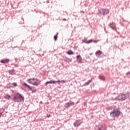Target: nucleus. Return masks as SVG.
I'll use <instances>...</instances> for the list:
<instances>
[{
	"label": "nucleus",
	"instance_id": "nucleus-32",
	"mask_svg": "<svg viewBox=\"0 0 130 130\" xmlns=\"http://www.w3.org/2000/svg\"><path fill=\"white\" fill-rule=\"evenodd\" d=\"M47 117H50V115H47Z\"/></svg>",
	"mask_w": 130,
	"mask_h": 130
},
{
	"label": "nucleus",
	"instance_id": "nucleus-2",
	"mask_svg": "<svg viewBox=\"0 0 130 130\" xmlns=\"http://www.w3.org/2000/svg\"><path fill=\"white\" fill-rule=\"evenodd\" d=\"M12 100L14 101V102H17L18 103H20L23 101L24 98L22 95L20 93H16L14 95L13 98Z\"/></svg>",
	"mask_w": 130,
	"mask_h": 130
},
{
	"label": "nucleus",
	"instance_id": "nucleus-1",
	"mask_svg": "<svg viewBox=\"0 0 130 130\" xmlns=\"http://www.w3.org/2000/svg\"><path fill=\"white\" fill-rule=\"evenodd\" d=\"M27 82L28 84H31L34 86H38V85H40V83L41 82L40 80L34 78L28 79Z\"/></svg>",
	"mask_w": 130,
	"mask_h": 130
},
{
	"label": "nucleus",
	"instance_id": "nucleus-16",
	"mask_svg": "<svg viewBox=\"0 0 130 130\" xmlns=\"http://www.w3.org/2000/svg\"><path fill=\"white\" fill-rule=\"evenodd\" d=\"M83 43H86V44H90V43H92L93 42V40H89L88 41H85L84 40H82Z\"/></svg>",
	"mask_w": 130,
	"mask_h": 130
},
{
	"label": "nucleus",
	"instance_id": "nucleus-29",
	"mask_svg": "<svg viewBox=\"0 0 130 130\" xmlns=\"http://www.w3.org/2000/svg\"><path fill=\"white\" fill-rule=\"evenodd\" d=\"M14 66L15 67V68H18V67H19V64H14Z\"/></svg>",
	"mask_w": 130,
	"mask_h": 130
},
{
	"label": "nucleus",
	"instance_id": "nucleus-3",
	"mask_svg": "<svg viewBox=\"0 0 130 130\" xmlns=\"http://www.w3.org/2000/svg\"><path fill=\"white\" fill-rule=\"evenodd\" d=\"M129 97V92L127 93H120L117 97V100L118 101H124V100L127 99Z\"/></svg>",
	"mask_w": 130,
	"mask_h": 130
},
{
	"label": "nucleus",
	"instance_id": "nucleus-12",
	"mask_svg": "<svg viewBox=\"0 0 130 130\" xmlns=\"http://www.w3.org/2000/svg\"><path fill=\"white\" fill-rule=\"evenodd\" d=\"M110 27L113 29L115 30V31H116V25L114 22H112L110 23Z\"/></svg>",
	"mask_w": 130,
	"mask_h": 130
},
{
	"label": "nucleus",
	"instance_id": "nucleus-7",
	"mask_svg": "<svg viewBox=\"0 0 130 130\" xmlns=\"http://www.w3.org/2000/svg\"><path fill=\"white\" fill-rule=\"evenodd\" d=\"M95 130H107V126L102 124L96 125Z\"/></svg>",
	"mask_w": 130,
	"mask_h": 130
},
{
	"label": "nucleus",
	"instance_id": "nucleus-5",
	"mask_svg": "<svg viewBox=\"0 0 130 130\" xmlns=\"http://www.w3.org/2000/svg\"><path fill=\"white\" fill-rule=\"evenodd\" d=\"M120 110L119 109H116L112 111L110 113V115L111 117H113V118H115V117H118L120 115Z\"/></svg>",
	"mask_w": 130,
	"mask_h": 130
},
{
	"label": "nucleus",
	"instance_id": "nucleus-25",
	"mask_svg": "<svg viewBox=\"0 0 130 130\" xmlns=\"http://www.w3.org/2000/svg\"><path fill=\"white\" fill-rule=\"evenodd\" d=\"M61 81L58 79L57 81H54V84H55V83H60Z\"/></svg>",
	"mask_w": 130,
	"mask_h": 130
},
{
	"label": "nucleus",
	"instance_id": "nucleus-26",
	"mask_svg": "<svg viewBox=\"0 0 130 130\" xmlns=\"http://www.w3.org/2000/svg\"><path fill=\"white\" fill-rule=\"evenodd\" d=\"M83 106L85 107V109L87 108V103H84Z\"/></svg>",
	"mask_w": 130,
	"mask_h": 130
},
{
	"label": "nucleus",
	"instance_id": "nucleus-9",
	"mask_svg": "<svg viewBox=\"0 0 130 130\" xmlns=\"http://www.w3.org/2000/svg\"><path fill=\"white\" fill-rule=\"evenodd\" d=\"M95 55L96 57H102V55H104V53H103V52L101 51L100 50H97L95 53Z\"/></svg>",
	"mask_w": 130,
	"mask_h": 130
},
{
	"label": "nucleus",
	"instance_id": "nucleus-4",
	"mask_svg": "<svg viewBox=\"0 0 130 130\" xmlns=\"http://www.w3.org/2000/svg\"><path fill=\"white\" fill-rule=\"evenodd\" d=\"M108 14H109V9H107L106 8H101L98 12V16H100V15L105 16L106 15H108Z\"/></svg>",
	"mask_w": 130,
	"mask_h": 130
},
{
	"label": "nucleus",
	"instance_id": "nucleus-15",
	"mask_svg": "<svg viewBox=\"0 0 130 130\" xmlns=\"http://www.w3.org/2000/svg\"><path fill=\"white\" fill-rule=\"evenodd\" d=\"M5 99H6V100H11V99H12V96L10 95V94H6L4 96Z\"/></svg>",
	"mask_w": 130,
	"mask_h": 130
},
{
	"label": "nucleus",
	"instance_id": "nucleus-14",
	"mask_svg": "<svg viewBox=\"0 0 130 130\" xmlns=\"http://www.w3.org/2000/svg\"><path fill=\"white\" fill-rule=\"evenodd\" d=\"M9 62L10 59H2L0 61V62H1V63H8Z\"/></svg>",
	"mask_w": 130,
	"mask_h": 130
},
{
	"label": "nucleus",
	"instance_id": "nucleus-6",
	"mask_svg": "<svg viewBox=\"0 0 130 130\" xmlns=\"http://www.w3.org/2000/svg\"><path fill=\"white\" fill-rule=\"evenodd\" d=\"M22 86L27 88L28 89L27 91H31L32 94H33L34 93H36V92H37V90L36 89V88L34 87V86H30V85L27 84V83H23L22 84Z\"/></svg>",
	"mask_w": 130,
	"mask_h": 130
},
{
	"label": "nucleus",
	"instance_id": "nucleus-22",
	"mask_svg": "<svg viewBox=\"0 0 130 130\" xmlns=\"http://www.w3.org/2000/svg\"><path fill=\"white\" fill-rule=\"evenodd\" d=\"M57 35H58V32H57L56 35H55L54 36V39L55 41H56V40H57Z\"/></svg>",
	"mask_w": 130,
	"mask_h": 130
},
{
	"label": "nucleus",
	"instance_id": "nucleus-11",
	"mask_svg": "<svg viewBox=\"0 0 130 130\" xmlns=\"http://www.w3.org/2000/svg\"><path fill=\"white\" fill-rule=\"evenodd\" d=\"M63 61H65V62H68V63H70V62H72V59L68 57H63Z\"/></svg>",
	"mask_w": 130,
	"mask_h": 130
},
{
	"label": "nucleus",
	"instance_id": "nucleus-28",
	"mask_svg": "<svg viewBox=\"0 0 130 130\" xmlns=\"http://www.w3.org/2000/svg\"><path fill=\"white\" fill-rule=\"evenodd\" d=\"M60 83L64 84V83H67V81L66 80H61Z\"/></svg>",
	"mask_w": 130,
	"mask_h": 130
},
{
	"label": "nucleus",
	"instance_id": "nucleus-23",
	"mask_svg": "<svg viewBox=\"0 0 130 130\" xmlns=\"http://www.w3.org/2000/svg\"><path fill=\"white\" fill-rule=\"evenodd\" d=\"M11 85H12V87H13V88H14V87H17V83H16V82H14V83H12V84H11Z\"/></svg>",
	"mask_w": 130,
	"mask_h": 130
},
{
	"label": "nucleus",
	"instance_id": "nucleus-31",
	"mask_svg": "<svg viewBox=\"0 0 130 130\" xmlns=\"http://www.w3.org/2000/svg\"><path fill=\"white\" fill-rule=\"evenodd\" d=\"M80 13H82V14H84L85 12L84 11H80Z\"/></svg>",
	"mask_w": 130,
	"mask_h": 130
},
{
	"label": "nucleus",
	"instance_id": "nucleus-34",
	"mask_svg": "<svg viewBox=\"0 0 130 130\" xmlns=\"http://www.w3.org/2000/svg\"><path fill=\"white\" fill-rule=\"evenodd\" d=\"M22 20H24V19H23V18H22Z\"/></svg>",
	"mask_w": 130,
	"mask_h": 130
},
{
	"label": "nucleus",
	"instance_id": "nucleus-13",
	"mask_svg": "<svg viewBox=\"0 0 130 130\" xmlns=\"http://www.w3.org/2000/svg\"><path fill=\"white\" fill-rule=\"evenodd\" d=\"M82 123L81 120H76L75 121V122L74 123V126H79L80 124Z\"/></svg>",
	"mask_w": 130,
	"mask_h": 130
},
{
	"label": "nucleus",
	"instance_id": "nucleus-8",
	"mask_svg": "<svg viewBox=\"0 0 130 130\" xmlns=\"http://www.w3.org/2000/svg\"><path fill=\"white\" fill-rule=\"evenodd\" d=\"M75 105V102L70 101V102L66 103L64 106L66 108H70L71 106Z\"/></svg>",
	"mask_w": 130,
	"mask_h": 130
},
{
	"label": "nucleus",
	"instance_id": "nucleus-20",
	"mask_svg": "<svg viewBox=\"0 0 130 130\" xmlns=\"http://www.w3.org/2000/svg\"><path fill=\"white\" fill-rule=\"evenodd\" d=\"M67 54L69 55H74V52L72 50H70L68 52H67Z\"/></svg>",
	"mask_w": 130,
	"mask_h": 130
},
{
	"label": "nucleus",
	"instance_id": "nucleus-24",
	"mask_svg": "<svg viewBox=\"0 0 130 130\" xmlns=\"http://www.w3.org/2000/svg\"><path fill=\"white\" fill-rule=\"evenodd\" d=\"M3 113H4V110L1 109V110H0V117H1V116H2V115H3Z\"/></svg>",
	"mask_w": 130,
	"mask_h": 130
},
{
	"label": "nucleus",
	"instance_id": "nucleus-30",
	"mask_svg": "<svg viewBox=\"0 0 130 130\" xmlns=\"http://www.w3.org/2000/svg\"><path fill=\"white\" fill-rule=\"evenodd\" d=\"M126 75H127V76H129V75H130V72H127L126 73Z\"/></svg>",
	"mask_w": 130,
	"mask_h": 130
},
{
	"label": "nucleus",
	"instance_id": "nucleus-18",
	"mask_svg": "<svg viewBox=\"0 0 130 130\" xmlns=\"http://www.w3.org/2000/svg\"><path fill=\"white\" fill-rule=\"evenodd\" d=\"M54 81L53 80H51L50 81H47L45 83V86H47L48 84H54Z\"/></svg>",
	"mask_w": 130,
	"mask_h": 130
},
{
	"label": "nucleus",
	"instance_id": "nucleus-19",
	"mask_svg": "<svg viewBox=\"0 0 130 130\" xmlns=\"http://www.w3.org/2000/svg\"><path fill=\"white\" fill-rule=\"evenodd\" d=\"M99 79H100V80H101L102 81H104L105 80V77H104V76L103 75H99Z\"/></svg>",
	"mask_w": 130,
	"mask_h": 130
},
{
	"label": "nucleus",
	"instance_id": "nucleus-10",
	"mask_svg": "<svg viewBox=\"0 0 130 130\" xmlns=\"http://www.w3.org/2000/svg\"><path fill=\"white\" fill-rule=\"evenodd\" d=\"M76 59L78 63H83V59L81 55H78L76 56Z\"/></svg>",
	"mask_w": 130,
	"mask_h": 130
},
{
	"label": "nucleus",
	"instance_id": "nucleus-17",
	"mask_svg": "<svg viewBox=\"0 0 130 130\" xmlns=\"http://www.w3.org/2000/svg\"><path fill=\"white\" fill-rule=\"evenodd\" d=\"M9 75H15L16 74V71L15 70H10L9 71Z\"/></svg>",
	"mask_w": 130,
	"mask_h": 130
},
{
	"label": "nucleus",
	"instance_id": "nucleus-21",
	"mask_svg": "<svg viewBox=\"0 0 130 130\" xmlns=\"http://www.w3.org/2000/svg\"><path fill=\"white\" fill-rule=\"evenodd\" d=\"M91 82H92V79L85 82L84 84V86H88V85H89V84H90Z\"/></svg>",
	"mask_w": 130,
	"mask_h": 130
},
{
	"label": "nucleus",
	"instance_id": "nucleus-33",
	"mask_svg": "<svg viewBox=\"0 0 130 130\" xmlns=\"http://www.w3.org/2000/svg\"><path fill=\"white\" fill-rule=\"evenodd\" d=\"M64 21H67V19H64Z\"/></svg>",
	"mask_w": 130,
	"mask_h": 130
},
{
	"label": "nucleus",
	"instance_id": "nucleus-27",
	"mask_svg": "<svg viewBox=\"0 0 130 130\" xmlns=\"http://www.w3.org/2000/svg\"><path fill=\"white\" fill-rule=\"evenodd\" d=\"M99 41H100V40H95V41L93 40L92 42H94V43H98V42H99Z\"/></svg>",
	"mask_w": 130,
	"mask_h": 130
}]
</instances>
